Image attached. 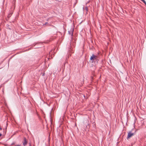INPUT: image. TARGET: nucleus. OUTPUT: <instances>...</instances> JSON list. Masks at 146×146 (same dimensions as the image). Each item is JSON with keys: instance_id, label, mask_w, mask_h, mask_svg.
<instances>
[{"instance_id": "f257e3e1", "label": "nucleus", "mask_w": 146, "mask_h": 146, "mask_svg": "<svg viewBox=\"0 0 146 146\" xmlns=\"http://www.w3.org/2000/svg\"><path fill=\"white\" fill-rule=\"evenodd\" d=\"M98 56L93 54L90 58V62L91 63H93L96 61L98 62Z\"/></svg>"}, {"instance_id": "f03ea898", "label": "nucleus", "mask_w": 146, "mask_h": 146, "mask_svg": "<svg viewBox=\"0 0 146 146\" xmlns=\"http://www.w3.org/2000/svg\"><path fill=\"white\" fill-rule=\"evenodd\" d=\"M135 134L134 133L131 132V131H129L128 133L127 136V139H128L129 138L134 135Z\"/></svg>"}, {"instance_id": "7ed1b4c3", "label": "nucleus", "mask_w": 146, "mask_h": 146, "mask_svg": "<svg viewBox=\"0 0 146 146\" xmlns=\"http://www.w3.org/2000/svg\"><path fill=\"white\" fill-rule=\"evenodd\" d=\"M23 144L24 146H25L27 145V141L25 137H24L23 140L22 141Z\"/></svg>"}, {"instance_id": "20e7f679", "label": "nucleus", "mask_w": 146, "mask_h": 146, "mask_svg": "<svg viewBox=\"0 0 146 146\" xmlns=\"http://www.w3.org/2000/svg\"><path fill=\"white\" fill-rule=\"evenodd\" d=\"M74 31V29H70V31H68V32L69 34L70 35H71L72 36L73 33Z\"/></svg>"}, {"instance_id": "39448f33", "label": "nucleus", "mask_w": 146, "mask_h": 146, "mask_svg": "<svg viewBox=\"0 0 146 146\" xmlns=\"http://www.w3.org/2000/svg\"><path fill=\"white\" fill-rule=\"evenodd\" d=\"M141 1H142L143 3H144L145 5H146V2L145 0H141Z\"/></svg>"}, {"instance_id": "423d86ee", "label": "nucleus", "mask_w": 146, "mask_h": 146, "mask_svg": "<svg viewBox=\"0 0 146 146\" xmlns=\"http://www.w3.org/2000/svg\"><path fill=\"white\" fill-rule=\"evenodd\" d=\"M11 15H12V14L11 13H10L8 15V17H10L11 16Z\"/></svg>"}, {"instance_id": "0eeeda50", "label": "nucleus", "mask_w": 146, "mask_h": 146, "mask_svg": "<svg viewBox=\"0 0 146 146\" xmlns=\"http://www.w3.org/2000/svg\"><path fill=\"white\" fill-rule=\"evenodd\" d=\"M69 50L70 52H71V48H70Z\"/></svg>"}, {"instance_id": "6e6552de", "label": "nucleus", "mask_w": 146, "mask_h": 146, "mask_svg": "<svg viewBox=\"0 0 146 146\" xmlns=\"http://www.w3.org/2000/svg\"><path fill=\"white\" fill-rule=\"evenodd\" d=\"M2 135V134L1 133H0V137Z\"/></svg>"}, {"instance_id": "1a4fd4ad", "label": "nucleus", "mask_w": 146, "mask_h": 146, "mask_svg": "<svg viewBox=\"0 0 146 146\" xmlns=\"http://www.w3.org/2000/svg\"><path fill=\"white\" fill-rule=\"evenodd\" d=\"M2 129V128L0 127V130H1Z\"/></svg>"}, {"instance_id": "9d476101", "label": "nucleus", "mask_w": 146, "mask_h": 146, "mask_svg": "<svg viewBox=\"0 0 146 146\" xmlns=\"http://www.w3.org/2000/svg\"><path fill=\"white\" fill-rule=\"evenodd\" d=\"M15 146H21V145H17Z\"/></svg>"}, {"instance_id": "9b49d317", "label": "nucleus", "mask_w": 146, "mask_h": 146, "mask_svg": "<svg viewBox=\"0 0 146 146\" xmlns=\"http://www.w3.org/2000/svg\"><path fill=\"white\" fill-rule=\"evenodd\" d=\"M47 23H48L47 22H46L44 24L45 25H46Z\"/></svg>"}, {"instance_id": "f8f14e48", "label": "nucleus", "mask_w": 146, "mask_h": 146, "mask_svg": "<svg viewBox=\"0 0 146 146\" xmlns=\"http://www.w3.org/2000/svg\"><path fill=\"white\" fill-rule=\"evenodd\" d=\"M29 146H31V144H30V145H29Z\"/></svg>"}, {"instance_id": "ddd939ff", "label": "nucleus", "mask_w": 146, "mask_h": 146, "mask_svg": "<svg viewBox=\"0 0 146 146\" xmlns=\"http://www.w3.org/2000/svg\"><path fill=\"white\" fill-rule=\"evenodd\" d=\"M71 51H72V50H71ZM72 53H73V52H72V51L71 52Z\"/></svg>"}, {"instance_id": "4468645a", "label": "nucleus", "mask_w": 146, "mask_h": 146, "mask_svg": "<svg viewBox=\"0 0 146 146\" xmlns=\"http://www.w3.org/2000/svg\"><path fill=\"white\" fill-rule=\"evenodd\" d=\"M71 51H72V50H71ZM72 53H73V52H72V51L71 52Z\"/></svg>"}]
</instances>
